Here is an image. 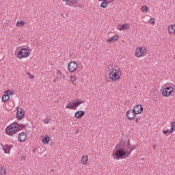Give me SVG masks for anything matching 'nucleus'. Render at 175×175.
<instances>
[{
    "mask_svg": "<svg viewBox=\"0 0 175 175\" xmlns=\"http://www.w3.org/2000/svg\"><path fill=\"white\" fill-rule=\"evenodd\" d=\"M117 150L113 154V159H121L124 157H129L130 154L136 148V146H131V140L120 142L119 144L117 145Z\"/></svg>",
    "mask_w": 175,
    "mask_h": 175,
    "instance_id": "obj_1",
    "label": "nucleus"
},
{
    "mask_svg": "<svg viewBox=\"0 0 175 175\" xmlns=\"http://www.w3.org/2000/svg\"><path fill=\"white\" fill-rule=\"evenodd\" d=\"M110 80L112 81H116V80H120L121 77V69H113L109 75Z\"/></svg>",
    "mask_w": 175,
    "mask_h": 175,
    "instance_id": "obj_2",
    "label": "nucleus"
},
{
    "mask_svg": "<svg viewBox=\"0 0 175 175\" xmlns=\"http://www.w3.org/2000/svg\"><path fill=\"white\" fill-rule=\"evenodd\" d=\"M16 128L17 124L16 122H14L6 127L5 133L8 136H13V135H16V133L17 132Z\"/></svg>",
    "mask_w": 175,
    "mask_h": 175,
    "instance_id": "obj_3",
    "label": "nucleus"
},
{
    "mask_svg": "<svg viewBox=\"0 0 175 175\" xmlns=\"http://www.w3.org/2000/svg\"><path fill=\"white\" fill-rule=\"evenodd\" d=\"M83 103H84L83 100H76L72 103H68L66 106V109H70V110H76V109H77V107H79V106H80V105Z\"/></svg>",
    "mask_w": 175,
    "mask_h": 175,
    "instance_id": "obj_4",
    "label": "nucleus"
},
{
    "mask_svg": "<svg viewBox=\"0 0 175 175\" xmlns=\"http://www.w3.org/2000/svg\"><path fill=\"white\" fill-rule=\"evenodd\" d=\"M29 57V49L23 48L18 52V58L20 59Z\"/></svg>",
    "mask_w": 175,
    "mask_h": 175,
    "instance_id": "obj_5",
    "label": "nucleus"
},
{
    "mask_svg": "<svg viewBox=\"0 0 175 175\" xmlns=\"http://www.w3.org/2000/svg\"><path fill=\"white\" fill-rule=\"evenodd\" d=\"M174 91V88H173L172 85L165 86V88L162 90V95L163 96H165V97L170 96V95L173 94Z\"/></svg>",
    "mask_w": 175,
    "mask_h": 175,
    "instance_id": "obj_6",
    "label": "nucleus"
},
{
    "mask_svg": "<svg viewBox=\"0 0 175 175\" xmlns=\"http://www.w3.org/2000/svg\"><path fill=\"white\" fill-rule=\"evenodd\" d=\"M135 57L140 58V57H146V47H139L135 49Z\"/></svg>",
    "mask_w": 175,
    "mask_h": 175,
    "instance_id": "obj_7",
    "label": "nucleus"
},
{
    "mask_svg": "<svg viewBox=\"0 0 175 175\" xmlns=\"http://www.w3.org/2000/svg\"><path fill=\"white\" fill-rule=\"evenodd\" d=\"M77 62L75 61L70 62L68 65V70L72 73H73V72H76L77 70Z\"/></svg>",
    "mask_w": 175,
    "mask_h": 175,
    "instance_id": "obj_8",
    "label": "nucleus"
},
{
    "mask_svg": "<svg viewBox=\"0 0 175 175\" xmlns=\"http://www.w3.org/2000/svg\"><path fill=\"white\" fill-rule=\"evenodd\" d=\"M16 110H17V111H16V118L18 121H21L25 116V113L24 112V109H23L21 107H17Z\"/></svg>",
    "mask_w": 175,
    "mask_h": 175,
    "instance_id": "obj_9",
    "label": "nucleus"
},
{
    "mask_svg": "<svg viewBox=\"0 0 175 175\" xmlns=\"http://www.w3.org/2000/svg\"><path fill=\"white\" fill-rule=\"evenodd\" d=\"M68 5L74 8H83V4H81L80 0H69Z\"/></svg>",
    "mask_w": 175,
    "mask_h": 175,
    "instance_id": "obj_10",
    "label": "nucleus"
},
{
    "mask_svg": "<svg viewBox=\"0 0 175 175\" xmlns=\"http://www.w3.org/2000/svg\"><path fill=\"white\" fill-rule=\"evenodd\" d=\"M57 77L55 78L54 81H58L59 80H62V79H65V75L61 72L59 70H56Z\"/></svg>",
    "mask_w": 175,
    "mask_h": 175,
    "instance_id": "obj_11",
    "label": "nucleus"
},
{
    "mask_svg": "<svg viewBox=\"0 0 175 175\" xmlns=\"http://www.w3.org/2000/svg\"><path fill=\"white\" fill-rule=\"evenodd\" d=\"M1 146L3 147V150L5 154H10V150H12V148H13V145L1 144Z\"/></svg>",
    "mask_w": 175,
    "mask_h": 175,
    "instance_id": "obj_12",
    "label": "nucleus"
},
{
    "mask_svg": "<svg viewBox=\"0 0 175 175\" xmlns=\"http://www.w3.org/2000/svg\"><path fill=\"white\" fill-rule=\"evenodd\" d=\"M25 140H27V133L25 132L21 133L18 136V141L23 143V142H25Z\"/></svg>",
    "mask_w": 175,
    "mask_h": 175,
    "instance_id": "obj_13",
    "label": "nucleus"
},
{
    "mask_svg": "<svg viewBox=\"0 0 175 175\" xmlns=\"http://www.w3.org/2000/svg\"><path fill=\"white\" fill-rule=\"evenodd\" d=\"M126 118H128V120H130V121H133V120H135V118H136V113H131V112H129V110H128L126 112Z\"/></svg>",
    "mask_w": 175,
    "mask_h": 175,
    "instance_id": "obj_14",
    "label": "nucleus"
},
{
    "mask_svg": "<svg viewBox=\"0 0 175 175\" xmlns=\"http://www.w3.org/2000/svg\"><path fill=\"white\" fill-rule=\"evenodd\" d=\"M85 115V111L83 110H80V111H77L75 113V118H81V117H84Z\"/></svg>",
    "mask_w": 175,
    "mask_h": 175,
    "instance_id": "obj_15",
    "label": "nucleus"
},
{
    "mask_svg": "<svg viewBox=\"0 0 175 175\" xmlns=\"http://www.w3.org/2000/svg\"><path fill=\"white\" fill-rule=\"evenodd\" d=\"M10 99V96L9 95L8 93H5V94L2 96V98H1L2 102L6 103Z\"/></svg>",
    "mask_w": 175,
    "mask_h": 175,
    "instance_id": "obj_16",
    "label": "nucleus"
},
{
    "mask_svg": "<svg viewBox=\"0 0 175 175\" xmlns=\"http://www.w3.org/2000/svg\"><path fill=\"white\" fill-rule=\"evenodd\" d=\"M99 2H102L100 4V8H103V9H106L107 8L108 5H110V3L107 1L106 0H98Z\"/></svg>",
    "mask_w": 175,
    "mask_h": 175,
    "instance_id": "obj_17",
    "label": "nucleus"
},
{
    "mask_svg": "<svg viewBox=\"0 0 175 175\" xmlns=\"http://www.w3.org/2000/svg\"><path fill=\"white\" fill-rule=\"evenodd\" d=\"M135 108L138 114H142V113H143L144 109L142 105H137L135 106Z\"/></svg>",
    "mask_w": 175,
    "mask_h": 175,
    "instance_id": "obj_18",
    "label": "nucleus"
},
{
    "mask_svg": "<svg viewBox=\"0 0 175 175\" xmlns=\"http://www.w3.org/2000/svg\"><path fill=\"white\" fill-rule=\"evenodd\" d=\"M16 132H18L20 131H23V129H24L25 128H26V125L25 124H18L17 122H16Z\"/></svg>",
    "mask_w": 175,
    "mask_h": 175,
    "instance_id": "obj_19",
    "label": "nucleus"
},
{
    "mask_svg": "<svg viewBox=\"0 0 175 175\" xmlns=\"http://www.w3.org/2000/svg\"><path fill=\"white\" fill-rule=\"evenodd\" d=\"M168 32L169 33H171L172 35L175 33V25H171L168 27Z\"/></svg>",
    "mask_w": 175,
    "mask_h": 175,
    "instance_id": "obj_20",
    "label": "nucleus"
},
{
    "mask_svg": "<svg viewBox=\"0 0 175 175\" xmlns=\"http://www.w3.org/2000/svg\"><path fill=\"white\" fill-rule=\"evenodd\" d=\"M81 161L83 165H87V163H88V156H83L81 159Z\"/></svg>",
    "mask_w": 175,
    "mask_h": 175,
    "instance_id": "obj_21",
    "label": "nucleus"
},
{
    "mask_svg": "<svg viewBox=\"0 0 175 175\" xmlns=\"http://www.w3.org/2000/svg\"><path fill=\"white\" fill-rule=\"evenodd\" d=\"M49 142H50V137L49 135H45L42 138V143H44V144H49Z\"/></svg>",
    "mask_w": 175,
    "mask_h": 175,
    "instance_id": "obj_22",
    "label": "nucleus"
},
{
    "mask_svg": "<svg viewBox=\"0 0 175 175\" xmlns=\"http://www.w3.org/2000/svg\"><path fill=\"white\" fill-rule=\"evenodd\" d=\"M130 28V25L129 24H123L121 25L120 27V31H124V29H129Z\"/></svg>",
    "mask_w": 175,
    "mask_h": 175,
    "instance_id": "obj_23",
    "label": "nucleus"
},
{
    "mask_svg": "<svg viewBox=\"0 0 175 175\" xmlns=\"http://www.w3.org/2000/svg\"><path fill=\"white\" fill-rule=\"evenodd\" d=\"M0 175H6V169L3 166H0Z\"/></svg>",
    "mask_w": 175,
    "mask_h": 175,
    "instance_id": "obj_24",
    "label": "nucleus"
},
{
    "mask_svg": "<svg viewBox=\"0 0 175 175\" xmlns=\"http://www.w3.org/2000/svg\"><path fill=\"white\" fill-rule=\"evenodd\" d=\"M50 120H51V118L49 116H47L44 120L43 122L44 124H49L50 122Z\"/></svg>",
    "mask_w": 175,
    "mask_h": 175,
    "instance_id": "obj_25",
    "label": "nucleus"
},
{
    "mask_svg": "<svg viewBox=\"0 0 175 175\" xmlns=\"http://www.w3.org/2000/svg\"><path fill=\"white\" fill-rule=\"evenodd\" d=\"M129 113H130L131 114H135V116H137V114H139L136 111V108L135 107H134L133 109H129Z\"/></svg>",
    "mask_w": 175,
    "mask_h": 175,
    "instance_id": "obj_26",
    "label": "nucleus"
},
{
    "mask_svg": "<svg viewBox=\"0 0 175 175\" xmlns=\"http://www.w3.org/2000/svg\"><path fill=\"white\" fill-rule=\"evenodd\" d=\"M23 25H25V22L24 21H18L16 23V27H23Z\"/></svg>",
    "mask_w": 175,
    "mask_h": 175,
    "instance_id": "obj_27",
    "label": "nucleus"
},
{
    "mask_svg": "<svg viewBox=\"0 0 175 175\" xmlns=\"http://www.w3.org/2000/svg\"><path fill=\"white\" fill-rule=\"evenodd\" d=\"M148 10V7H147V5H143L142 7V11L144 12V13H147Z\"/></svg>",
    "mask_w": 175,
    "mask_h": 175,
    "instance_id": "obj_28",
    "label": "nucleus"
},
{
    "mask_svg": "<svg viewBox=\"0 0 175 175\" xmlns=\"http://www.w3.org/2000/svg\"><path fill=\"white\" fill-rule=\"evenodd\" d=\"M76 80H77V79H76V76H75V75H71L70 76L71 83H75V81H76Z\"/></svg>",
    "mask_w": 175,
    "mask_h": 175,
    "instance_id": "obj_29",
    "label": "nucleus"
},
{
    "mask_svg": "<svg viewBox=\"0 0 175 175\" xmlns=\"http://www.w3.org/2000/svg\"><path fill=\"white\" fill-rule=\"evenodd\" d=\"M26 75H27V76H29V77L31 80L35 79V76L32 75L30 72H26Z\"/></svg>",
    "mask_w": 175,
    "mask_h": 175,
    "instance_id": "obj_30",
    "label": "nucleus"
},
{
    "mask_svg": "<svg viewBox=\"0 0 175 175\" xmlns=\"http://www.w3.org/2000/svg\"><path fill=\"white\" fill-rule=\"evenodd\" d=\"M5 94H8V95L10 96V95H13V94H14V92H13L12 90H6V91L5 92Z\"/></svg>",
    "mask_w": 175,
    "mask_h": 175,
    "instance_id": "obj_31",
    "label": "nucleus"
},
{
    "mask_svg": "<svg viewBox=\"0 0 175 175\" xmlns=\"http://www.w3.org/2000/svg\"><path fill=\"white\" fill-rule=\"evenodd\" d=\"M150 24H155V18H151L149 21Z\"/></svg>",
    "mask_w": 175,
    "mask_h": 175,
    "instance_id": "obj_32",
    "label": "nucleus"
},
{
    "mask_svg": "<svg viewBox=\"0 0 175 175\" xmlns=\"http://www.w3.org/2000/svg\"><path fill=\"white\" fill-rule=\"evenodd\" d=\"M107 43H111V42H114V40L113 38V37H111V38L108 39L107 40Z\"/></svg>",
    "mask_w": 175,
    "mask_h": 175,
    "instance_id": "obj_33",
    "label": "nucleus"
},
{
    "mask_svg": "<svg viewBox=\"0 0 175 175\" xmlns=\"http://www.w3.org/2000/svg\"><path fill=\"white\" fill-rule=\"evenodd\" d=\"M113 41L114 40H118V35H115L113 37Z\"/></svg>",
    "mask_w": 175,
    "mask_h": 175,
    "instance_id": "obj_34",
    "label": "nucleus"
},
{
    "mask_svg": "<svg viewBox=\"0 0 175 175\" xmlns=\"http://www.w3.org/2000/svg\"><path fill=\"white\" fill-rule=\"evenodd\" d=\"M163 133H164V135H167V133H170L169 129L166 130V131H163Z\"/></svg>",
    "mask_w": 175,
    "mask_h": 175,
    "instance_id": "obj_35",
    "label": "nucleus"
},
{
    "mask_svg": "<svg viewBox=\"0 0 175 175\" xmlns=\"http://www.w3.org/2000/svg\"><path fill=\"white\" fill-rule=\"evenodd\" d=\"M174 131V129L173 126H171V129L169 130L170 133H173V131Z\"/></svg>",
    "mask_w": 175,
    "mask_h": 175,
    "instance_id": "obj_36",
    "label": "nucleus"
},
{
    "mask_svg": "<svg viewBox=\"0 0 175 175\" xmlns=\"http://www.w3.org/2000/svg\"><path fill=\"white\" fill-rule=\"evenodd\" d=\"M171 126L174 129L175 131V122H172L171 124Z\"/></svg>",
    "mask_w": 175,
    "mask_h": 175,
    "instance_id": "obj_37",
    "label": "nucleus"
},
{
    "mask_svg": "<svg viewBox=\"0 0 175 175\" xmlns=\"http://www.w3.org/2000/svg\"><path fill=\"white\" fill-rule=\"evenodd\" d=\"M105 1H107V2H109V3L114 2V0H105Z\"/></svg>",
    "mask_w": 175,
    "mask_h": 175,
    "instance_id": "obj_38",
    "label": "nucleus"
},
{
    "mask_svg": "<svg viewBox=\"0 0 175 175\" xmlns=\"http://www.w3.org/2000/svg\"><path fill=\"white\" fill-rule=\"evenodd\" d=\"M25 156H24V155H23L22 157H21V159L23 160V161H25Z\"/></svg>",
    "mask_w": 175,
    "mask_h": 175,
    "instance_id": "obj_39",
    "label": "nucleus"
},
{
    "mask_svg": "<svg viewBox=\"0 0 175 175\" xmlns=\"http://www.w3.org/2000/svg\"><path fill=\"white\" fill-rule=\"evenodd\" d=\"M139 118H135V122H136V124H137L138 122H139Z\"/></svg>",
    "mask_w": 175,
    "mask_h": 175,
    "instance_id": "obj_40",
    "label": "nucleus"
},
{
    "mask_svg": "<svg viewBox=\"0 0 175 175\" xmlns=\"http://www.w3.org/2000/svg\"><path fill=\"white\" fill-rule=\"evenodd\" d=\"M53 172H54V169L50 170V172H51V173H53Z\"/></svg>",
    "mask_w": 175,
    "mask_h": 175,
    "instance_id": "obj_41",
    "label": "nucleus"
},
{
    "mask_svg": "<svg viewBox=\"0 0 175 175\" xmlns=\"http://www.w3.org/2000/svg\"><path fill=\"white\" fill-rule=\"evenodd\" d=\"M64 2H69V0H63Z\"/></svg>",
    "mask_w": 175,
    "mask_h": 175,
    "instance_id": "obj_42",
    "label": "nucleus"
},
{
    "mask_svg": "<svg viewBox=\"0 0 175 175\" xmlns=\"http://www.w3.org/2000/svg\"><path fill=\"white\" fill-rule=\"evenodd\" d=\"M157 147V145H153V148H155Z\"/></svg>",
    "mask_w": 175,
    "mask_h": 175,
    "instance_id": "obj_43",
    "label": "nucleus"
},
{
    "mask_svg": "<svg viewBox=\"0 0 175 175\" xmlns=\"http://www.w3.org/2000/svg\"><path fill=\"white\" fill-rule=\"evenodd\" d=\"M35 151H36V150L34 149V150H33V152H35Z\"/></svg>",
    "mask_w": 175,
    "mask_h": 175,
    "instance_id": "obj_44",
    "label": "nucleus"
}]
</instances>
